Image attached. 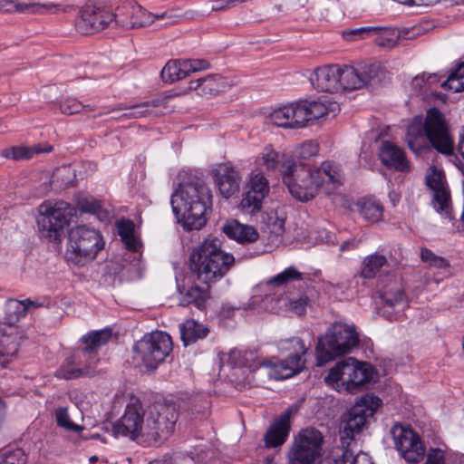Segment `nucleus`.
<instances>
[{
    "label": "nucleus",
    "instance_id": "obj_1",
    "mask_svg": "<svg viewBox=\"0 0 464 464\" xmlns=\"http://www.w3.org/2000/svg\"><path fill=\"white\" fill-rule=\"evenodd\" d=\"M189 267L197 279L205 286L190 287L179 300V304L188 306L194 304L198 309L204 310L209 299V285L220 280L235 263L233 255L221 249L218 238L206 239L189 256Z\"/></svg>",
    "mask_w": 464,
    "mask_h": 464
},
{
    "label": "nucleus",
    "instance_id": "obj_2",
    "mask_svg": "<svg viewBox=\"0 0 464 464\" xmlns=\"http://www.w3.org/2000/svg\"><path fill=\"white\" fill-rule=\"evenodd\" d=\"M386 72L379 63L340 67L329 64L316 68L310 82L318 92L338 93L363 87H373L385 80Z\"/></svg>",
    "mask_w": 464,
    "mask_h": 464
},
{
    "label": "nucleus",
    "instance_id": "obj_3",
    "mask_svg": "<svg viewBox=\"0 0 464 464\" xmlns=\"http://www.w3.org/2000/svg\"><path fill=\"white\" fill-rule=\"evenodd\" d=\"M343 181L341 165L327 160L315 169L299 163L290 176L285 178L284 183L295 198L305 202L315 198L320 189L326 195L332 194L343 184Z\"/></svg>",
    "mask_w": 464,
    "mask_h": 464
},
{
    "label": "nucleus",
    "instance_id": "obj_4",
    "mask_svg": "<svg viewBox=\"0 0 464 464\" xmlns=\"http://www.w3.org/2000/svg\"><path fill=\"white\" fill-rule=\"evenodd\" d=\"M170 204L176 218H182L186 230H198L206 224V215L211 211L212 193L203 181H191L172 194Z\"/></svg>",
    "mask_w": 464,
    "mask_h": 464
},
{
    "label": "nucleus",
    "instance_id": "obj_5",
    "mask_svg": "<svg viewBox=\"0 0 464 464\" xmlns=\"http://www.w3.org/2000/svg\"><path fill=\"white\" fill-rule=\"evenodd\" d=\"M425 141L430 145H453L445 116L437 108L429 109L425 118L416 116L407 128V145Z\"/></svg>",
    "mask_w": 464,
    "mask_h": 464
},
{
    "label": "nucleus",
    "instance_id": "obj_6",
    "mask_svg": "<svg viewBox=\"0 0 464 464\" xmlns=\"http://www.w3.org/2000/svg\"><path fill=\"white\" fill-rule=\"evenodd\" d=\"M179 410L173 403L155 402L144 411L142 444L160 445L174 431Z\"/></svg>",
    "mask_w": 464,
    "mask_h": 464
},
{
    "label": "nucleus",
    "instance_id": "obj_7",
    "mask_svg": "<svg viewBox=\"0 0 464 464\" xmlns=\"http://www.w3.org/2000/svg\"><path fill=\"white\" fill-rule=\"evenodd\" d=\"M358 344L359 335L353 326L334 323L324 335L318 338L316 365L323 366L336 357L350 353Z\"/></svg>",
    "mask_w": 464,
    "mask_h": 464
},
{
    "label": "nucleus",
    "instance_id": "obj_8",
    "mask_svg": "<svg viewBox=\"0 0 464 464\" xmlns=\"http://www.w3.org/2000/svg\"><path fill=\"white\" fill-rule=\"evenodd\" d=\"M328 113L324 102L299 101L275 109L268 115L271 124L285 129H300Z\"/></svg>",
    "mask_w": 464,
    "mask_h": 464
},
{
    "label": "nucleus",
    "instance_id": "obj_9",
    "mask_svg": "<svg viewBox=\"0 0 464 464\" xmlns=\"http://www.w3.org/2000/svg\"><path fill=\"white\" fill-rule=\"evenodd\" d=\"M104 244L99 230L87 225L76 226L68 233L66 255L75 265L83 266L96 257Z\"/></svg>",
    "mask_w": 464,
    "mask_h": 464
},
{
    "label": "nucleus",
    "instance_id": "obj_10",
    "mask_svg": "<svg viewBox=\"0 0 464 464\" xmlns=\"http://www.w3.org/2000/svg\"><path fill=\"white\" fill-rule=\"evenodd\" d=\"M286 343L290 346L284 347V349L292 351L285 359L274 361L257 357L254 360L250 368H253L254 371L260 367L267 368L268 376L276 380H285L302 372L305 364V360L303 357L306 354L308 349L299 337L292 338Z\"/></svg>",
    "mask_w": 464,
    "mask_h": 464
},
{
    "label": "nucleus",
    "instance_id": "obj_11",
    "mask_svg": "<svg viewBox=\"0 0 464 464\" xmlns=\"http://www.w3.org/2000/svg\"><path fill=\"white\" fill-rule=\"evenodd\" d=\"M173 349L172 339L164 332L145 334L133 346L134 359L150 371H154L169 356Z\"/></svg>",
    "mask_w": 464,
    "mask_h": 464
},
{
    "label": "nucleus",
    "instance_id": "obj_12",
    "mask_svg": "<svg viewBox=\"0 0 464 464\" xmlns=\"http://www.w3.org/2000/svg\"><path fill=\"white\" fill-rule=\"evenodd\" d=\"M381 404L382 400L379 397L366 394L343 415L340 432L343 447H348L355 435L362 431L367 425L368 419L373 417Z\"/></svg>",
    "mask_w": 464,
    "mask_h": 464
},
{
    "label": "nucleus",
    "instance_id": "obj_13",
    "mask_svg": "<svg viewBox=\"0 0 464 464\" xmlns=\"http://www.w3.org/2000/svg\"><path fill=\"white\" fill-rule=\"evenodd\" d=\"M113 14L115 15V23L123 28H140L147 26L155 21H164L160 25L166 26L177 23L180 18V15L173 11L152 14L134 1L122 3L117 7Z\"/></svg>",
    "mask_w": 464,
    "mask_h": 464
},
{
    "label": "nucleus",
    "instance_id": "obj_14",
    "mask_svg": "<svg viewBox=\"0 0 464 464\" xmlns=\"http://www.w3.org/2000/svg\"><path fill=\"white\" fill-rule=\"evenodd\" d=\"M372 370L368 364L349 357L332 367L324 382L329 384L340 382L349 392H356L372 380Z\"/></svg>",
    "mask_w": 464,
    "mask_h": 464
},
{
    "label": "nucleus",
    "instance_id": "obj_15",
    "mask_svg": "<svg viewBox=\"0 0 464 464\" xmlns=\"http://www.w3.org/2000/svg\"><path fill=\"white\" fill-rule=\"evenodd\" d=\"M76 208L64 201L53 205L42 204L39 208L37 225L44 236L54 241H61L64 227L69 224Z\"/></svg>",
    "mask_w": 464,
    "mask_h": 464
},
{
    "label": "nucleus",
    "instance_id": "obj_16",
    "mask_svg": "<svg viewBox=\"0 0 464 464\" xmlns=\"http://www.w3.org/2000/svg\"><path fill=\"white\" fill-rule=\"evenodd\" d=\"M324 444L322 432L314 428L302 429L295 436L286 454L287 464H314Z\"/></svg>",
    "mask_w": 464,
    "mask_h": 464
},
{
    "label": "nucleus",
    "instance_id": "obj_17",
    "mask_svg": "<svg viewBox=\"0 0 464 464\" xmlns=\"http://www.w3.org/2000/svg\"><path fill=\"white\" fill-rule=\"evenodd\" d=\"M425 185L432 192L431 203L435 210L444 218L453 220L450 191L444 171L436 166L430 167L425 176Z\"/></svg>",
    "mask_w": 464,
    "mask_h": 464
},
{
    "label": "nucleus",
    "instance_id": "obj_18",
    "mask_svg": "<svg viewBox=\"0 0 464 464\" xmlns=\"http://www.w3.org/2000/svg\"><path fill=\"white\" fill-rule=\"evenodd\" d=\"M394 448L408 463H419L425 456V447L418 433L395 423L391 430Z\"/></svg>",
    "mask_w": 464,
    "mask_h": 464
},
{
    "label": "nucleus",
    "instance_id": "obj_19",
    "mask_svg": "<svg viewBox=\"0 0 464 464\" xmlns=\"http://www.w3.org/2000/svg\"><path fill=\"white\" fill-rule=\"evenodd\" d=\"M270 186L268 179L261 172L252 175L246 185L238 209L250 216L260 213L266 198L269 195Z\"/></svg>",
    "mask_w": 464,
    "mask_h": 464
},
{
    "label": "nucleus",
    "instance_id": "obj_20",
    "mask_svg": "<svg viewBox=\"0 0 464 464\" xmlns=\"http://www.w3.org/2000/svg\"><path fill=\"white\" fill-rule=\"evenodd\" d=\"M114 18L115 15L109 8L95 4H86L82 7L75 20V28L82 34H92L105 29L114 21Z\"/></svg>",
    "mask_w": 464,
    "mask_h": 464
},
{
    "label": "nucleus",
    "instance_id": "obj_21",
    "mask_svg": "<svg viewBox=\"0 0 464 464\" xmlns=\"http://www.w3.org/2000/svg\"><path fill=\"white\" fill-rule=\"evenodd\" d=\"M144 411L137 403L128 404L123 416L113 424L114 436L129 437L142 444Z\"/></svg>",
    "mask_w": 464,
    "mask_h": 464
},
{
    "label": "nucleus",
    "instance_id": "obj_22",
    "mask_svg": "<svg viewBox=\"0 0 464 464\" xmlns=\"http://www.w3.org/2000/svg\"><path fill=\"white\" fill-rule=\"evenodd\" d=\"M382 304L379 307V314L389 321L396 319V308L403 305L405 293L396 281H391L379 291Z\"/></svg>",
    "mask_w": 464,
    "mask_h": 464
},
{
    "label": "nucleus",
    "instance_id": "obj_23",
    "mask_svg": "<svg viewBox=\"0 0 464 464\" xmlns=\"http://www.w3.org/2000/svg\"><path fill=\"white\" fill-rule=\"evenodd\" d=\"M290 409L275 418L264 435V443L267 449L281 448L289 437L291 430Z\"/></svg>",
    "mask_w": 464,
    "mask_h": 464
},
{
    "label": "nucleus",
    "instance_id": "obj_24",
    "mask_svg": "<svg viewBox=\"0 0 464 464\" xmlns=\"http://www.w3.org/2000/svg\"><path fill=\"white\" fill-rule=\"evenodd\" d=\"M0 11L26 14H46L66 12V9L53 3H18L14 0H0Z\"/></svg>",
    "mask_w": 464,
    "mask_h": 464
},
{
    "label": "nucleus",
    "instance_id": "obj_25",
    "mask_svg": "<svg viewBox=\"0 0 464 464\" xmlns=\"http://www.w3.org/2000/svg\"><path fill=\"white\" fill-rule=\"evenodd\" d=\"M314 296V288L311 284L300 283V288L288 289L285 294V307L288 311L302 316L306 308L311 307Z\"/></svg>",
    "mask_w": 464,
    "mask_h": 464
},
{
    "label": "nucleus",
    "instance_id": "obj_26",
    "mask_svg": "<svg viewBox=\"0 0 464 464\" xmlns=\"http://www.w3.org/2000/svg\"><path fill=\"white\" fill-rule=\"evenodd\" d=\"M216 184L222 197L229 198L239 191L241 176L228 164H222L214 170Z\"/></svg>",
    "mask_w": 464,
    "mask_h": 464
},
{
    "label": "nucleus",
    "instance_id": "obj_27",
    "mask_svg": "<svg viewBox=\"0 0 464 464\" xmlns=\"http://www.w3.org/2000/svg\"><path fill=\"white\" fill-rule=\"evenodd\" d=\"M377 31L372 32V36H375V44L382 48L392 49L397 44L401 37L405 39H413L417 34L415 29H403L402 31H397L394 28L374 26Z\"/></svg>",
    "mask_w": 464,
    "mask_h": 464
},
{
    "label": "nucleus",
    "instance_id": "obj_28",
    "mask_svg": "<svg viewBox=\"0 0 464 464\" xmlns=\"http://www.w3.org/2000/svg\"><path fill=\"white\" fill-rule=\"evenodd\" d=\"M222 231L228 238L240 244L252 243L259 237V234L254 227L241 224L236 219L227 221L222 227Z\"/></svg>",
    "mask_w": 464,
    "mask_h": 464
},
{
    "label": "nucleus",
    "instance_id": "obj_29",
    "mask_svg": "<svg viewBox=\"0 0 464 464\" xmlns=\"http://www.w3.org/2000/svg\"><path fill=\"white\" fill-rule=\"evenodd\" d=\"M179 96V93H176V92H166V93H163V94H160L159 95L158 97L150 100V101H148L142 104H135V105H130V106H128V107H121V106H119L117 108H114L111 111V112H115V111H122V110H130L131 111L128 112V113H123L122 116H126V117H132V118H140V117H143V116H146L149 110L148 108L149 107H164V108H167L168 107V104L169 102Z\"/></svg>",
    "mask_w": 464,
    "mask_h": 464
},
{
    "label": "nucleus",
    "instance_id": "obj_30",
    "mask_svg": "<svg viewBox=\"0 0 464 464\" xmlns=\"http://www.w3.org/2000/svg\"><path fill=\"white\" fill-rule=\"evenodd\" d=\"M379 159L389 169L404 172L410 169L409 162L401 147H380Z\"/></svg>",
    "mask_w": 464,
    "mask_h": 464
},
{
    "label": "nucleus",
    "instance_id": "obj_31",
    "mask_svg": "<svg viewBox=\"0 0 464 464\" xmlns=\"http://www.w3.org/2000/svg\"><path fill=\"white\" fill-rule=\"evenodd\" d=\"M226 87V81L219 75H208L205 78L190 81L188 85L189 90L195 91L198 95L206 98L225 91Z\"/></svg>",
    "mask_w": 464,
    "mask_h": 464
},
{
    "label": "nucleus",
    "instance_id": "obj_32",
    "mask_svg": "<svg viewBox=\"0 0 464 464\" xmlns=\"http://www.w3.org/2000/svg\"><path fill=\"white\" fill-rule=\"evenodd\" d=\"M264 165L267 169L278 171L285 178L290 176L294 169L298 165L291 157L280 154L273 150L263 156Z\"/></svg>",
    "mask_w": 464,
    "mask_h": 464
},
{
    "label": "nucleus",
    "instance_id": "obj_33",
    "mask_svg": "<svg viewBox=\"0 0 464 464\" xmlns=\"http://www.w3.org/2000/svg\"><path fill=\"white\" fill-rule=\"evenodd\" d=\"M112 336V330L106 327L102 330L90 331L79 340L80 345L84 348V353L90 352L98 354L99 349L105 345ZM83 354V352H79Z\"/></svg>",
    "mask_w": 464,
    "mask_h": 464
},
{
    "label": "nucleus",
    "instance_id": "obj_34",
    "mask_svg": "<svg viewBox=\"0 0 464 464\" xmlns=\"http://www.w3.org/2000/svg\"><path fill=\"white\" fill-rule=\"evenodd\" d=\"M300 283L309 284L311 281L293 266L285 268L267 281V284L273 286L291 285L289 289L300 288Z\"/></svg>",
    "mask_w": 464,
    "mask_h": 464
},
{
    "label": "nucleus",
    "instance_id": "obj_35",
    "mask_svg": "<svg viewBox=\"0 0 464 464\" xmlns=\"http://www.w3.org/2000/svg\"><path fill=\"white\" fill-rule=\"evenodd\" d=\"M179 332L183 344L188 346L204 339L208 334L209 329L194 319H188L179 324Z\"/></svg>",
    "mask_w": 464,
    "mask_h": 464
},
{
    "label": "nucleus",
    "instance_id": "obj_36",
    "mask_svg": "<svg viewBox=\"0 0 464 464\" xmlns=\"http://www.w3.org/2000/svg\"><path fill=\"white\" fill-rule=\"evenodd\" d=\"M79 352H84V348L81 345L72 351L71 356L81 370L84 372L88 371V373L84 374V377H92L99 374L100 371L97 370V365L100 362L99 355L90 352L81 354Z\"/></svg>",
    "mask_w": 464,
    "mask_h": 464
},
{
    "label": "nucleus",
    "instance_id": "obj_37",
    "mask_svg": "<svg viewBox=\"0 0 464 464\" xmlns=\"http://www.w3.org/2000/svg\"><path fill=\"white\" fill-rule=\"evenodd\" d=\"M397 130L391 127L376 129L368 131L363 139V144L376 143L379 145H397Z\"/></svg>",
    "mask_w": 464,
    "mask_h": 464
},
{
    "label": "nucleus",
    "instance_id": "obj_38",
    "mask_svg": "<svg viewBox=\"0 0 464 464\" xmlns=\"http://www.w3.org/2000/svg\"><path fill=\"white\" fill-rule=\"evenodd\" d=\"M53 147H5L1 154L6 159L24 160L31 159L35 154L49 153Z\"/></svg>",
    "mask_w": 464,
    "mask_h": 464
},
{
    "label": "nucleus",
    "instance_id": "obj_39",
    "mask_svg": "<svg viewBox=\"0 0 464 464\" xmlns=\"http://www.w3.org/2000/svg\"><path fill=\"white\" fill-rule=\"evenodd\" d=\"M357 207L361 216L369 222L377 223L382 218L383 208L377 200L362 198Z\"/></svg>",
    "mask_w": 464,
    "mask_h": 464
},
{
    "label": "nucleus",
    "instance_id": "obj_40",
    "mask_svg": "<svg viewBox=\"0 0 464 464\" xmlns=\"http://www.w3.org/2000/svg\"><path fill=\"white\" fill-rule=\"evenodd\" d=\"M184 60L169 61L162 68L160 75L165 82L172 83L188 75L184 68Z\"/></svg>",
    "mask_w": 464,
    "mask_h": 464
},
{
    "label": "nucleus",
    "instance_id": "obj_41",
    "mask_svg": "<svg viewBox=\"0 0 464 464\" xmlns=\"http://www.w3.org/2000/svg\"><path fill=\"white\" fill-rule=\"evenodd\" d=\"M387 263V258L382 255H370L362 262L361 276L367 279L373 278Z\"/></svg>",
    "mask_w": 464,
    "mask_h": 464
},
{
    "label": "nucleus",
    "instance_id": "obj_42",
    "mask_svg": "<svg viewBox=\"0 0 464 464\" xmlns=\"http://www.w3.org/2000/svg\"><path fill=\"white\" fill-rule=\"evenodd\" d=\"M26 315V306L23 301L9 299L5 304V323L14 325L22 317Z\"/></svg>",
    "mask_w": 464,
    "mask_h": 464
},
{
    "label": "nucleus",
    "instance_id": "obj_43",
    "mask_svg": "<svg viewBox=\"0 0 464 464\" xmlns=\"http://www.w3.org/2000/svg\"><path fill=\"white\" fill-rule=\"evenodd\" d=\"M86 373H88V371L81 370L70 355L57 369L55 376L64 380H75L84 377Z\"/></svg>",
    "mask_w": 464,
    "mask_h": 464
},
{
    "label": "nucleus",
    "instance_id": "obj_44",
    "mask_svg": "<svg viewBox=\"0 0 464 464\" xmlns=\"http://www.w3.org/2000/svg\"><path fill=\"white\" fill-rule=\"evenodd\" d=\"M262 222L269 229L270 234L281 236L285 231V218L279 217L276 210L262 213Z\"/></svg>",
    "mask_w": 464,
    "mask_h": 464
},
{
    "label": "nucleus",
    "instance_id": "obj_45",
    "mask_svg": "<svg viewBox=\"0 0 464 464\" xmlns=\"http://www.w3.org/2000/svg\"><path fill=\"white\" fill-rule=\"evenodd\" d=\"M441 87L451 90L454 92L464 91V63H460L458 68L449 75L448 79L441 83Z\"/></svg>",
    "mask_w": 464,
    "mask_h": 464
},
{
    "label": "nucleus",
    "instance_id": "obj_46",
    "mask_svg": "<svg viewBox=\"0 0 464 464\" xmlns=\"http://www.w3.org/2000/svg\"><path fill=\"white\" fill-rule=\"evenodd\" d=\"M78 208L82 212L97 215L100 219L107 217V212L102 210L101 202L92 197L80 198L78 199Z\"/></svg>",
    "mask_w": 464,
    "mask_h": 464
},
{
    "label": "nucleus",
    "instance_id": "obj_47",
    "mask_svg": "<svg viewBox=\"0 0 464 464\" xmlns=\"http://www.w3.org/2000/svg\"><path fill=\"white\" fill-rule=\"evenodd\" d=\"M55 420L59 427L65 429L68 431L77 432L83 430L84 427L74 423L69 414L67 407H59L54 412Z\"/></svg>",
    "mask_w": 464,
    "mask_h": 464
},
{
    "label": "nucleus",
    "instance_id": "obj_48",
    "mask_svg": "<svg viewBox=\"0 0 464 464\" xmlns=\"http://www.w3.org/2000/svg\"><path fill=\"white\" fill-rule=\"evenodd\" d=\"M27 456L22 449H5L0 451V464H25Z\"/></svg>",
    "mask_w": 464,
    "mask_h": 464
},
{
    "label": "nucleus",
    "instance_id": "obj_49",
    "mask_svg": "<svg viewBox=\"0 0 464 464\" xmlns=\"http://www.w3.org/2000/svg\"><path fill=\"white\" fill-rule=\"evenodd\" d=\"M51 186L55 189H63L71 183V172L68 167L56 169L50 179Z\"/></svg>",
    "mask_w": 464,
    "mask_h": 464
},
{
    "label": "nucleus",
    "instance_id": "obj_50",
    "mask_svg": "<svg viewBox=\"0 0 464 464\" xmlns=\"http://www.w3.org/2000/svg\"><path fill=\"white\" fill-rule=\"evenodd\" d=\"M16 351L12 337L0 331V364H5Z\"/></svg>",
    "mask_w": 464,
    "mask_h": 464
},
{
    "label": "nucleus",
    "instance_id": "obj_51",
    "mask_svg": "<svg viewBox=\"0 0 464 464\" xmlns=\"http://www.w3.org/2000/svg\"><path fill=\"white\" fill-rule=\"evenodd\" d=\"M373 26L360 27L346 30L342 33L343 39L346 41L363 40L372 36V32L377 31Z\"/></svg>",
    "mask_w": 464,
    "mask_h": 464
},
{
    "label": "nucleus",
    "instance_id": "obj_52",
    "mask_svg": "<svg viewBox=\"0 0 464 464\" xmlns=\"http://www.w3.org/2000/svg\"><path fill=\"white\" fill-rule=\"evenodd\" d=\"M83 105L75 99H67L60 105L61 111L64 114H74L83 109Z\"/></svg>",
    "mask_w": 464,
    "mask_h": 464
},
{
    "label": "nucleus",
    "instance_id": "obj_53",
    "mask_svg": "<svg viewBox=\"0 0 464 464\" xmlns=\"http://www.w3.org/2000/svg\"><path fill=\"white\" fill-rule=\"evenodd\" d=\"M183 66L189 74L190 72L208 69L209 67V63L208 61L200 59L184 60Z\"/></svg>",
    "mask_w": 464,
    "mask_h": 464
},
{
    "label": "nucleus",
    "instance_id": "obj_54",
    "mask_svg": "<svg viewBox=\"0 0 464 464\" xmlns=\"http://www.w3.org/2000/svg\"><path fill=\"white\" fill-rule=\"evenodd\" d=\"M424 464H446L444 451L438 448H430Z\"/></svg>",
    "mask_w": 464,
    "mask_h": 464
},
{
    "label": "nucleus",
    "instance_id": "obj_55",
    "mask_svg": "<svg viewBox=\"0 0 464 464\" xmlns=\"http://www.w3.org/2000/svg\"><path fill=\"white\" fill-rule=\"evenodd\" d=\"M118 233L122 237H128L130 234L134 233V224L130 220H121L117 224Z\"/></svg>",
    "mask_w": 464,
    "mask_h": 464
},
{
    "label": "nucleus",
    "instance_id": "obj_56",
    "mask_svg": "<svg viewBox=\"0 0 464 464\" xmlns=\"http://www.w3.org/2000/svg\"><path fill=\"white\" fill-rule=\"evenodd\" d=\"M359 456L354 457L353 452L345 450L341 457L335 459V464H358L359 463ZM373 464V463H370Z\"/></svg>",
    "mask_w": 464,
    "mask_h": 464
},
{
    "label": "nucleus",
    "instance_id": "obj_57",
    "mask_svg": "<svg viewBox=\"0 0 464 464\" xmlns=\"http://www.w3.org/2000/svg\"><path fill=\"white\" fill-rule=\"evenodd\" d=\"M246 0H214L212 2V11H221L227 8H230L236 2L245 3Z\"/></svg>",
    "mask_w": 464,
    "mask_h": 464
},
{
    "label": "nucleus",
    "instance_id": "obj_58",
    "mask_svg": "<svg viewBox=\"0 0 464 464\" xmlns=\"http://www.w3.org/2000/svg\"><path fill=\"white\" fill-rule=\"evenodd\" d=\"M439 256L435 255L431 250L423 247L420 249V259L422 262L426 263L428 266H431L435 262V258Z\"/></svg>",
    "mask_w": 464,
    "mask_h": 464
},
{
    "label": "nucleus",
    "instance_id": "obj_59",
    "mask_svg": "<svg viewBox=\"0 0 464 464\" xmlns=\"http://www.w3.org/2000/svg\"><path fill=\"white\" fill-rule=\"evenodd\" d=\"M122 242L125 244L127 249L131 251H137L138 242L135 238L134 233L128 236V237H122Z\"/></svg>",
    "mask_w": 464,
    "mask_h": 464
},
{
    "label": "nucleus",
    "instance_id": "obj_60",
    "mask_svg": "<svg viewBox=\"0 0 464 464\" xmlns=\"http://www.w3.org/2000/svg\"><path fill=\"white\" fill-rule=\"evenodd\" d=\"M122 242L125 244L127 249L131 251H137L138 242L135 238L134 233L128 236V237H122Z\"/></svg>",
    "mask_w": 464,
    "mask_h": 464
},
{
    "label": "nucleus",
    "instance_id": "obj_61",
    "mask_svg": "<svg viewBox=\"0 0 464 464\" xmlns=\"http://www.w3.org/2000/svg\"><path fill=\"white\" fill-rule=\"evenodd\" d=\"M23 303L25 304L26 306V312L31 309V308H38V307H43V306H45L47 304H49V301L48 300H44L43 302H39L37 300H31V299H24L23 300Z\"/></svg>",
    "mask_w": 464,
    "mask_h": 464
},
{
    "label": "nucleus",
    "instance_id": "obj_62",
    "mask_svg": "<svg viewBox=\"0 0 464 464\" xmlns=\"http://www.w3.org/2000/svg\"><path fill=\"white\" fill-rule=\"evenodd\" d=\"M437 150L438 152L444 154L446 156H450L455 153V150H457L460 153V150L463 147H433Z\"/></svg>",
    "mask_w": 464,
    "mask_h": 464
},
{
    "label": "nucleus",
    "instance_id": "obj_63",
    "mask_svg": "<svg viewBox=\"0 0 464 464\" xmlns=\"http://www.w3.org/2000/svg\"><path fill=\"white\" fill-rule=\"evenodd\" d=\"M208 402L204 401L202 405L198 408L195 405L191 410L193 415H200L201 417H206L208 414Z\"/></svg>",
    "mask_w": 464,
    "mask_h": 464
},
{
    "label": "nucleus",
    "instance_id": "obj_64",
    "mask_svg": "<svg viewBox=\"0 0 464 464\" xmlns=\"http://www.w3.org/2000/svg\"><path fill=\"white\" fill-rule=\"evenodd\" d=\"M431 266L436 268H446L450 266V264L444 257L438 256L437 258H435V262Z\"/></svg>",
    "mask_w": 464,
    "mask_h": 464
}]
</instances>
